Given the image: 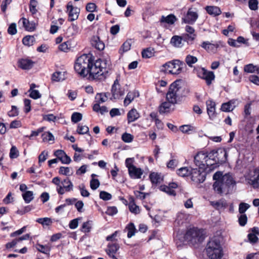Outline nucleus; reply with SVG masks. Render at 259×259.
<instances>
[{
    "label": "nucleus",
    "mask_w": 259,
    "mask_h": 259,
    "mask_svg": "<svg viewBox=\"0 0 259 259\" xmlns=\"http://www.w3.org/2000/svg\"><path fill=\"white\" fill-rule=\"evenodd\" d=\"M97 60L92 53L83 54L75 59L74 69L78 75L92 81L97 78Z\"/></svg>",
    "instance_id": "f257e3e1"
},
{
    "label": "nucleus",
    "mask_w": 259,
    "mask_h": 259,
    "mask_svg": "<svg viewBox=\"0 0 259 259\" xmlns=\"http://www.w3.org/2000/svg\"><path fill=\"white\" fill-rule=\"evenodd\" d=\"M235 185V181L229 174L224 175L220 181H215L213 187L214 190L219 194H227L231 187Z\"/></svg>",
    "instance_id": "f03ea898"
},
{
    "label": "nucleus",
    "mask_w": 259,
    "mask_h": 259,
    "mask_svg": "<svg viewBox=\"0 0 259 259\" xmlns=\"http://www.w3.org/2000/svg\"><path fill=\"white\" fill-rule=\"evenodd\" d=\"M207 256L210 259H220L223 256V249L219 237H214L208 242L206 248Z\"/></svg>",
    "instance_id": "7ed1b4c3"
},
{
    "label": "nucleus",
    "mask_w": 259,
    "mask_h": 259,
    "mask_svg": "<svg viewBox=\"0 0 259 259\" xmlns=\"http://www.w3.org/2000/svg\"><path fill=\"white\" fill-rule=\"evenodd\" d=\"M184 65L183 62L179 60H174L163 64L160 67V71L164 74L178 75L182 72Z\"/></svg>",
    "instance_id": "20e7f679"
},
{
    "label": "nucleus",
    "mask_w": 259,
    "mask_h": 259,
    "mask_svg": "<svg viewBox=\"0 0 259 259\" xmlns=\"http://www.w3.org/2000/svg\"><path fill=\"white\" fill-rule=\"evenodd\" d=\"M210 152L200 151L194 157V162L198 167H203L206 169L209 168L212 169V158L209 157Z\"/></svg>",
    "instance_id": "39448f33"
},
{
    "label": "nucleus",
    "mask_w": 259,
    "mask_h": 259,
    "mask_svg": "<svg viewBox=\"0 0 259 259\" xmlns=\"http://www.w3.org/2000/svg\"><path fill=\"white\" fill-rule=\"evenodd\" d=\"M204 236L201 230L197 228H190L188 230L184 236L183 241L190 242L195 244L200 243L204 239Z\"/></svg>",
    "instance_id": "423d86ee"
},
{
    "label": "nucleus",
    "mask_w": 259,
    "mask_h": 259,
    "mask_svg": "<svg viewBox=\"0 0 259 259\" xmlns=\"http://www.w3.org/2000/svg\"><path fill=\"white\" fill-rule=\"evenodd\" d=\"M228 157L227 151L224 148H219L210 151L209 157L212 158V168L217 167L218 163L226 162Z\"/></svg>",
    "instance_id": "0eeeda50"
},
{
    "label": "nucleus",
    "mask_w": 259,
    "mask_h": 259,
    "mask_svg": "<svg viewBox=\"0 0 259 259\" xmlns=\"http://www.w3.org/2000/svg\"><path fill=\"white\" fill-rule=\"evenodd\" d=\"M99 62L98 81H103L110 75L111 62L109 57H107L103 59H98Z\"/></svg>",
    "instance_id": "6e6552de"
},
{
    "label": "nucleus",
    "mask_w": 259,
    "mask_h": 259,
    "mask_svg": "<svg viewBox=\"0 0 259 259\" xmlns=\"http://www.w3.org/2000/svg\"><path fill=\"white\" fill-rule=\"evenodd\" d=\"M247 184L254 189H259V167H253L248 170L245 175Z\"/></svg>",
    "instance_id": "1a4fd4ad"
},
{
    "label": "nucleus",
    "mask_w": 259,
    "mask_h": 259,
    "mask_svg": "<svg viewBox=\"0 0 259 259\" xmlns=\"http://www.w3.org/2000/svg\"><path fill=\"white\" fill-rule=\"evenodd\" d=\"M180 81L176 80L169 86L168 91L166 95V101L175 104L177 103L179 97V92L181 89Z\"/></svg>",
    "instance_id": "9d476101"
},
{
    "label": "nucleus",
    "mask_w": 259,
    "mask_h": 259,
    "mask_svg": "<svg viewBox=\"0 0 259 259\" xmlns=\"http://www.w3.org/2000/svg\"><path fill=\"white\" fill-rule=\"evenodd\" d=\"M205 169L203 167H198V168H191V180L196 184L203 183L205 179L206 172Z\"/></svg>",
    "instance_id": "9b49d317"
},
{
    "label": "nucleus",
    "mask_w": 259,
    "mask_h": 259,
    "mask_svg": "<svg viewBox=\"0 0 259 259\" xmlns=\"http://www.w3.org/2000/svg\"><path fill=\"white\" fill-rule=\"evenodd\" d=\"M198 17V11L196 8H189L184 17L182 18V21L189 24H194Z\"/></svg>",
    "instance_id": "f8f14e48"
},
{
    "label": "nucleus",
    "mask_w": 259,
    "mask_h": 259,
    "mask_svg": "<svg viewBox=\"0 0 259 259\" xmlns=\"http://www.w3.org/2000/svg\"><path fill=\"white\" fill-rule=\"evenodd\" d=\"M185 31L186 33L182 35L183 41L187 42L189 45H191L197 36L195 30L192 26L187 25L185 27Z\"/></svg>",
    "instance_id": "ddd939ff"
},
{
    "label": "nucleus",
    "mask_w": 259,
    "mask_h": 259,
    "mask_svg": "<svg viewBox=\"0 0 259 259\" xmlns=\"http://www.w3.org/2000/svg\"><path fill=\"white\" fill-rule=\"evenodd\" d=\"M111 92L112 98L115 100L120 99L124 95V89L121 87L117 78L114 81L112 86Z\"/></svg>",
    "instance_id": "4468645a"
},
{
    "label": "nucleus",
    "mask_w": 259,
    "mask_h": 259,
    "mask_svg": "<svg viewBox=\"0 0 259 259\" xmlns=\"http://www.w3.org/2000/svg\"><path fill=\"white\" fill-rule=\"evenodd\" d=\"M67 13L68 15V20L73 21L76 20L80 13V9L76 7H73L71 2L67 4Z\"/></svg>",
    "instance_id": "2eb2a0df"
},
{
    "label": "nucleus",
    "mask_w": 259,
    "mask_h": 259,
    "mask_svg": "<svg viewBox=\"0 0 259 259\" xmlns=\"http://www.w3.org/2000/svg\"><path fill=\"white\" fill-rule=\"evenodd\" d=\"M198 76L204 79L207 85H210L215 77L213 72L207 71L204 68H202L199 70Z\"/></svg>",
    "instance_id": "dca6fc26"
},
{
    "label": "nucleus",
    "mask_w": 259,
    "mask_h": 259,
    "mask_svg": "<svg viewBox=\"0 0 259 259\" xmlns=\"http://www.w3.org/2000/svg\"><path fill=\"white\" fill-rule=\"evenodd\" d=\"M119 249V245L118 243L111 242L108 244L106 251L110 257L113 259H117L115 254Z\"/></svg>",
    "instance_id": "f3484780"
},
{
    "label": "nucleus",
    "mask_w": 259,
    "mask_h": 259,
    "mask_svg": "<svg viewBox=\"0 0 259 259\" xmlns=\"http://www.w3.org/2000/svg\"><path fill=\"white\" fill-rule=\"evenodd\" d=\"M54 155L59 159L63 164H69L71 161V158L65 152L62 150H57L55 151Z\"/></svg>",
    "instance_id": "a211bd4d"
},
{
    "label": "nucleus",
    "mask_w": 259,
    "mask_h": 259,
    "mask_svg": "<svg viewBox=\"0 0 259 259\" xmlns=\"http://www.w3.org/2000/svg\"><path fill=\"white\" fill-rule=\"evenodd\" d=\"M128 171L130 177L134 179H140L143 174V170L141 168L135 166L130 168Z\"/></svg>",
    "instance_id": "6ab92c4d"
},
{
    "label": "nucleus",
    "mask_w": 259,
    "mask_h": 259,
    "mask_svg": "<svg viewBox=\"0 0 259 259\" xmlns=\"http://www.w3.org/2000/svg\"><path fill=\"white\" fill-rule=\"evenodd\" d=\"M18 66L23 70H28L32 67L34 62L29 59H22L19 60Z\"/></svg>",
    "instance_id": "aec40b11"
},
{
    "label": "nucleus",
    "mask_w": 259,
    "mask_h": 259,
    "mask_svg": "<svg viewBox=\"0 0 259 259\" xmlns=\"http://www.w3.org/2000/svg\"><path fill=\"white\" fill-rule=\"evenodd\" d=\"M207 112L210 118H213L215 114V103L211 100H208L206 102Z\"/></svg>",
    "instance_id": "412c9836"
},
{
    "label": "nucleus",
    "mask_w": 259,
    "mask_h": 259,
    "mask_svg": "<svg viewBox=\"0 0 259 259\" xmlns=\"http://www.w3.org/2000/svg\"><path fill=\"white\" fill-rule=\"evenodd\" d=\"M237 100H231L227 103H223L221 107V109L224 112H230L232 111L237 106Z\"/></svg>",
    "instance_id": "4be33fe9"
},
{
    "label": "nucleus",
    "mask_w": 259,
    "mask_h": 259,
    "mask_svg": "<svg viewBox=\"0 0 259 259\" xmlns=\"http://www.w3.org/2000/svg\"><path fill=\"white\" fill-rule=\"evenodd\" d=\"M201 47L208 52L215 53L219 47V45L218 44H211L209 41H203Z\"/></svg>",
    "instance_id": "5701e85b"
},
{
    "label": "nucleus",
    "mask_w": 259,
    "mask_h": 259,
    "mask_svg": "<svg viewBox=\"0 0 259 259\" xmlns=\"http://www.w3.org/2000/svg\"><path fill=\"white\" fill-rule=\"evenodd\" d=\"M140 114L136 109L133 108L131 109L127 114L128 123L135 121L140 118Z\"/></svg>",
    "instance_id": "b1692460"
},
{
    "label": "nucleus",
    "mask_w": 259,
    "mask_h": 259,
    "mask_svg": "<svg viewBox=\"0 0 259 259\" xmlns=\"http://www.w3.org/2000/svg\"><path fill=\"white\" fill-rule=\"evenodd\" d=\"M139 93L137 91L135 90L132 92H128L124 100V106H128L135 98L139 97Z\"/></svg>",
    "instance_id": "393cba45"
},
{
    "label": "nucleus",
    "mask_w": 259,
    "mask_h": 259,
    "mask_svg": "<svg viewBox=\"0 0 259 259\" xmlns=\"http://www.w3.org/2000/svg\"><path fill=\"white\" fill-rule=\"evenodd\" d=\"M177 20V18L174 14H169L167 16H162L160 22L162 23H166L168 25H173Z\"/></svg>",
    "instance_id": "a878e982"
},
{
    "label": "nucleus",
    "mask_w": 259,
    "mask_h": 259,
    "mask_svg": "<svg viewBox=\"0 0 259 259\" xmlns=\"http://www.w3.org/2000/svg\"><path fill=\"white\" fill-rule=\"evenodd\" d=\"M211 205L215 209L219 210H223L228 206L227 201L225 199H221L217 201H211Z\"/></svg>",
    "instance_id": "bb28decb"
},
{
    "label": "nucleus",
    "mask_w": 259,
    "mask_h": 259,
    "mask_svg": "<svg viewBox=\"0 0 259 259\" xmlns=\"http://www.w3.org/2000/svg\"><path fill=\"white\" fill-rule=\"evenodd\" d=\"M61 184L63 189L62 194H64L65 192H69L73 190V184L68 178L62 181Z\"/></svg>",
    "instance_id": "cd10ccee"
},
{
    "label": "nucleus",
    "mask_w": 259,
    "mask_h": 259,
    "mask_svg": "<svg viewBox=\"0 0 259 259\" xmlns=\"http://www.w3.org/2000/svg\"><path fill=\"white\" fill-rule=\"evenodd\" d=\"M183 39L181 36L174 35L170 39L171 45L176 48H181L183 46Z\"/></svg>",
    "instance_id": "c85d7f7f"
},
{
    "label": "nucleus",
    "mask_w": 259,
    "mask_h": 259,
    "mask_svg": "<svg viewBox=\"0 0 259 259\" xmlns=\"http://www.w3.org/2000/svg\"><path fill=\"white\" fill-rule=\"evenodd\" d=\"M205 9L208 14L213 16H219L222 13L220 8L217 6H206Z\"/></svg>",
    "instance_id": "c756f323"
},
{
    "label": "nucleus",
    "mask_w": 259,
    "mask_h": 259,
    "mask_svg": "<svg viewBox=\"0 0 259 259\" xmlns=\"http://www.w3.org/2000/svg\"><path fill=\"white\" fill-rule=\"evenodd\" d=\"M66 78L65 71H56L54 72L52 76V79L54 81H62Z\"/></svg>",
    "instance_id": "7c9ffc66"
},
{
    "label": "nucleus",
    "mask_w": 259,
    "mask_h": 259,
    "mask_svg": "<svg viewBox=\"0 0 259 259\" xmlns=\"http://www.w3.org/2000/svg\"><path fill=\"white\" fill-rule=\"evenodd\" d=\"M172 105L174 104L167 101L162 103L159 107V113L160 114H163L169 112Z\"/></svg>",
    "instance_id": "2f4dec72"
},
{
    "label": "nucleus",
    "mask_w": 259,
    "mask_h": 259,
    "mask_svg": "<svg viewBox=\"0 0 259 259\" xmlns=\"http://www.w3.org/2000/svg\"><path fill=\"white\" fill-rule=\"evenodd\" d=\"M244 70L247 73H257L259 74V67L252 64L246 65L244 67Z\"/></svg>",
    "instance_id": "473e14b6"
},
{
    "label": "nucleus",
    "mask_w": 259,
    "mask_h": 259,
    "mask_svg": "<svg viewBox=\"0 0 259 259\" xmlns=\"http://www.w3.org/2000/svg\"><path fill=\"white\" fill-rule=\"evenodd\" d=\"M191 168L188 167H183L178 169L177 171V174L181 177H185L190 175Z\"/></svg>",
    "instance_id": "72a5a7b5"
},
{
    "label": "nucleus",
    "mask_w": 259,
    "mask_h": 259,
    "mask_svg": "<svg viewBox=\"0 0 259 259\" xmlns=\"http://www.w3.org/2000/svg\"><path fill=\"white\" fill-rule=\"evenodd\" d=\"M149 178L153 184H157L160 183L162 179L160 174L157 172H152L150 174Z\"/></svg>",
    "instance_id": "f704fd0d"
},
{
    "label": "nucleus",
    "mask_w": 259,
    "mask_h": 259,
    "mask_svg": "<svg viewBox=\"0 0 259 259\" xmlns=\"http://www.w3.org/2000/svg\"><path fill=\"white\" fill-rule=\"evenodd\" d=\"M185 61L189 67H192L193 65L198 61V59L196 57L188 55L186 56Z\"/></svg>",
    "instance_id": "c9c22d12"
},
{
    "label": "nucleus",
    "mask_w": 259,
    "mask_h": 259,
    "mask_svg": "<svg viewBox=\"0 0 259 259\" xmlns=\"http://www.w3.org/2000/svg\"><path fill=\"white\" fill-rule=\"evenodd\" d=\"M132 43V39H128L125 41L121 47L119 49V52L120 54H122L125 52L129 51L131 49V45Z\"/></svg>",
    "instance_id": "e433bc0d"
},
{
    "label": "nucleus",
    "mask_w": 259,
    "mask_h": 259,
    "mask_svg": "<svg viewBox=\"0 0 259 259\" xmlns=\"http://www.w3.org/2000/svg\"><path fill=\"white\" fill-rule=\"evenodd\" d=\"M52 183L56 185V190L57 192L61 195H62L63 189L62 188V184L60 179L59 177H55L52 179Z\"/></svg>",
    "instance_id": "4c0bfd02"
},
{
    "label": "nucleus",
    "mask_w": 259,
    "mask_h": 259,
    "mask_svg": "<svg viewBox=\"0 0 259 259\" xmlns=\"http://www.w3.org/2000/svg\"><path fill=\"white\" fill-rule=\"evenodd\" d=\"M154 50L152 48L145 49L142 52V56L144 58H150L154 55Z\"/></svg>",
    "instance_id": "58836bf2"
},
{
    "label": "nucleus",
    "mask_w": 259,
    "mask_h": 259,
    "mask_svg": "<svg viewBox=\"0 0 259 259\" xmlns=\"http://www.w3.org/2000/svg\"><path fill=\"white\" fill-rule=\"evenodd\" d=\"M35 41V39L34 36L31 35H28L25 36L23 40V44L26 46H32Z\"/></svg>",
    "instance_id": "ea45409f"
},
{
    "label": "nucleus",
    "mask_w": 259,
    "mask_h": 259,
    "mask_svg": "<svg viewBox=\"0 0 259 259\" xmlns=\"http://www.w3.org/2000/svg\"><path fill=\"white\" fill-rule=\"evenodd\" d=\"M127 231V237L131 238L133 237L136 233V229L134 224L133 223H130L127 225L125 228Z\"/></svg>",
    "instance_id": "a19ab883"
},
{
    "label": "nucleus",
    "mask_w": 259,
    "mask_h": 259,
    "mask_svg": "<svg viewBox=\"0 0 259 259\" xmlns=\"http://www.w3.org/2000/svg\"><path fill=\"white\" fill-rule=\"evenodd\" d=\"M36 222L39 224H40L43 226H51L53 221L50 218H38L36 220Z\"/></svg>",
    "instance_id": "79ce46f5"
},
{
    "label": "nucleus",
    "mask_w": 259,
    "mask_h": 259,
    "mask_svg": "<svg viewBox=\"0 0 259 259\" xmlns=\"http://www.w3.org/2000/svg\"><path fill=\"white\" fill-rule=\"evenodd\" d=\"M23 26L28 31H33L35 29L34 24L30 23L26 18H23L21 19Z\"/></svg>",
    "instance_id": "37998d69"
},
{
    "label": "nucleus",
    "mask_w": 259,
    "mask_h": 259,
    "mask_svg": "<svg viewBox=\"0 0 259 259\" xmlns=\"http://www.w3.org/2000/svg\"><path fill=\"white\" fill-rule=\"evenodd\" d=\"M22 197L25 202L28 203L33 199V193L31 191H26L22 194Z\"/></svg>",
    "instance_id": "c03bdc74"
},
{
    "label": "nucleus",
    "mask_w": 259,
    "mask_h": 259,
    "mask_svg": "<svg viewBox=\"0 0 259 259\" xmlns=\"http://www.w3.org/2000/svg\"><path fill=\"white\" fill-rule=\"evenodd\" d=\"M59 172L60 174L70 176L72 175L73 170L69 167L61 166L59 168Z\"/></svg>",
    "instance_id": "a18cd8bd"
},
{
    "label": "nucleus",
    "mask_w": 259,
    "mask_h": 259,
    "mask_svg": "<svg viewBox=\"0 0 259 259\" xmlns=\"http://www.w3.org/2000/svg\"><path fill=\"white\" fill-rule=\"evenodd\" d=\"M37 3L35 0H31L29 5V11L34 17H35V15L37 13L36 7Z\"/></svg>",
    "instance_id": "49530a36"
},
{
    "label": "nucleus",
    "mask_w": 259,
    "mask_h": 259,
    "mask_svg": "<svg viewBox=\"0 0 259 259\" xmlns=\"http://www.w3.org/2000/svg\"><path fill=\"white\" fill-rule=\"evenodd\" d=\"M128 208L130 211L135 214H138L140 212L139 207L137 205L134 201H130L128 203Z\"/></svg>",
    "instance_id": "de8ad7c7"
},
{
    "label": "nucleus",
    "mask_w": 259,
    "mask_h": 259,
    "mask_svg": "<svg viewBox=\"0 0 259 259\" xmlns=\"http://www.w3.org/2000/svg\"><path fill=\"white\" fill-rule=\"evenodd\" d=\"M37 249L45 254H49V252L51 250V247L48 245H43L41 244H37L36 245Z\"/></svg>",
    "instance_id": "09e8293b"
},
{
    "label": "nucleus",
    "mask_w": 259,
    "mask_h": 259,
    "mask_svg": "<svg viewBox=\"0 0 259 259\" xmlns=\"http://www.w3.org/2000/svg\"><path fill=\"white\" fill-rule=\"evenodd\" d=\"M160 190L163 192H165V193H166L167 194L170 196H175L176 194L175 191L168 186H161Z\"/></svg>",
    "instance_id": "8fccbe9b"
},
{
    "label": "nucleus",
    "mask_w": 259,
    "mask_h": 259,
    "mask_svg": "<svg viewBox=\"0 0 259 259\" xmlns=\"http://www.w3.org/2000/svg\"><path fill=\"white\" fill-rule=\"evenodd\" d=\"M89 131V128L87 126L79 124L77 126L76 132L80 135H83L87 134Z\"/></svg>",
    "instance_id": "3c124183"
},
{
    "label": "nucleus",
    "mask_w": 259,
    "mask_h": 259,
    "mask_svg": "<svg viewBox=\"0 0 259 259\" xmlns=\"http://www.w3.org/2000/svg\"><path fill=\"white\" fill-rule=\"evenodd\" d=\"M44 142H50L54 140L53 135L50 132H45L41 135Z\"/></svg>",
    "instance_id": "603ef678"
},
{
    "label": "nucleus",
    "mask_w": 259,
    "mask_h": 259,
    "mask_svg": "<svg viewBox=\"0 0 259 259\" xmlns=\"http://www.w3.org/2000/svg\"><path fill=\"white\" fill-rule=\"evenodd\" d=\"M28 92L29 93V97L34 100L39 99L41 97V94L37 90L28 91Z\"/></svg>",
    "instance_id": "864d4df0"
},
{
    "label": "nucleus",
    "mask_w": 259,
    "mask_h": 259,
    "mask_svg": "<svg viewBox=\"0 0 259 259\" xmlns=\"http://www.w3.org/2000/svg\"><path fill=\"white\" fill-rule=\"evenodd\" d=\"M121 139L125 143H131L133 141L134 136L130 134L125 133L122 134Z\"/></svg>",
    "instance_id": "5fc2aeb1"
},
{
    "label": "nucleus",
    "mask_w": 259,
    "mask_h": 259,
    "mask_svg": "<svg viewBox=\"0 0 259 259\" xmlns=\"http://www.w3.org/2000/svg\"><path fill=\"white\" fill-rule=\"evenodd\" d=\"M99 197L104 201L109 200L112 198V195L111 194L104 191L100 192Z\"/></svg>",
    "instance_id": "6e6d98bb"
},
{
    "label": "nucleus",
    "mask_w": 259,
    "mask_h": 259,
    "mask_svg": "<svg viewBox=\"0 0 259 259\" xmlns=\"http://www.w3.org/2000/svg\"><path fill=\"white\" fill-rule=\"evenodd\" d=\"M82 114L78 112H74L72 114L71 121L74 123H77L82 119Z\"/></svg>",
    "instance_id": "4d7b16f0"
},
{
    "label": "nucleus",
    "mask_w": 259,
    "mask_h": 259,
    "mask_svg": "<svg viewBox=\"0 0 259 259\" xmlns=\"http://www.w3.org/2000/svg\"><path fill=\"white\" fill-rule=\"evenodd\" d=\"M118 210L116 206H109L107 208V210L105 211L107 214L110 216H113L116 214Z\"/></svg>",
    "instance_id": "13d9d810"
},
{
    "label": "nucleus",
    "mask_w": 259,
    "mask_h": 259,
    "mask_svg": "<svg viewBox=\"0 0 259 259\" xmlns=\"http://www.w3.org/2000/svg\"><path fill=\"white\" fill-rule=\"evenodd\" d=\"M250 207V205L246 203L241 202L239 205V212L241 214H244V212Z\"/></svg>",
    "instance_id": "bf43d9fd"
},
{
    "label": "nucleus",
    "mask_w": 259,
    "mask_h": 259,
    "mask_svg": "<svg viewBox=\"0 0 259 259\" xmlns=\"http://www.w3.org/2000/svg\"><path fill=\"white\" fill-rule=\"evenodd\" d=\"M178 164V161L176 159H172L167 163V167L171 169H174Z\"/></svg>",
    "instance_id": "052dcab7"
},
{
    "label": "nucleus",
    "mask_w": 259,
    "mask_h": 259,
    "mask_svg": "<svg viewBox=\"0 0 259 259\" xmlns=\"http://www.w3.org/2000/svg\"><path fill=\"white\" fill-rule=\"evenodd\" d=\"M92 180L90 181V187L93 190H96L97 188V179L95 178L96 175H92Z\"/></svg>",
    "instance_id": "680f3d73"
},
{
    "label": "nucleus",
    "mask_w": 259,
    "mask_h": 259,
    "mask_svg": "<svg viewBox=\"0 0 259 259\" xmlns=\"http://www.w3.org/2000/svg\"><path fill=\"white\" fill-rule=\"evenodd\" d=\"M247 221V218L245 214H241L238 218L239 224L241 226H244L246 225Z\"/></svg>",
    "instance_id": "e2e57ef3"
},
{
    "label": "nucleus",
    "mask_w": 259,
    "mask_h": 259,
    "mask_svg": "<svg viewBox=\"0 0 259 259\" xmlns=\"http://www.w3.org/2000/svg\"><path fill=\"white\" fill-rule=\"evenodd\" d=\"M248 6L251 10H256L258 8L257 0H249L248 2Z\"/></svg>",
    "instance_id": "0e129e2a"
},
{
    "label": "nucleus",
    "mask_w": 259,
    "mask_h": 259,
    "mask_svg": "<svg viewBox=\"0 0 259 259\" xmlns=\"http://www.w3.org/2000/svg\"><path fill=\"white\" fill-rule=\"evenodd\" d=\"M48 157V152L46 151H43L38 156V163L44 162Z\"/></svg>",
    "instance_id": "69168bd1"
},
{
    "label": "nucleus",
    "mask_w": 259,
    "mask_h": 259,
    "mask_svg": "<svg viewBox=\"0 0 259 259\" xmlns=\"http://www.w3.org/2000/svg\"><path fill=\"white\" fill-rule=\"evenodd\" d=\"M97 8V6L96 4L93 3H89L87 4L86 6V10L89 12H94Z\"/></svg>",
    "instance_id": "338daca9"
},
{
    "label": "nucleus",
    "mask_w": 259,
    "mask_h": 259,
    "mask_svg": "<svg viewBox=\"0 0 259 259\" xmlns=\"http://www.w3.org/2000/svg\"><path fill=\"white\" fill-rule=\"evenodd\" d=\"M18 156V151L17 150V148L15 146H13L10 152V157L11 158H16Z\"/></svg>",
    "instance_id": "774afa93"
}]
</instances>
